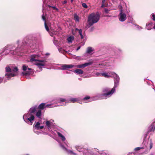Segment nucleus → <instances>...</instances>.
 Listing matches in <instances>:
<instances>
[{
  "instance_id": "nucleus-1",
  "label": "nucleus",
  "mask_w": 155,
  "mask_h": 155,
  "mask_svg": "<svg viewBox=\"0 0 155 155\" xmlns=\"http://www.w3.org/2000/svg\"><path fill=\"white\" fill-rule=\"evenodd\" d=\"M22 46L18 45L17 48H15L14 45H8L0 50L1 54L7 55L8 54L11 55L17 54L20 55L21 53L23 52V50L26 48L27 46H29L31 49H34L36 47V43L31 41L29 43L24 41L22 42Z\"/></svg>"
},
{
  "instance_id": "nucleus-2",
  "label": "nucleus",
  "mask_w": 155,
  "mask_h": 155,
  "mask_svg": "<svg viewBox=\"0 0 155 155\" xmlns=\"http://www.w3.org/2000/svg\"><path fill=\"white\" fill-rule=\"evenodd\" d=\"M37 109V106H34L29 109L27 113L24 115L23 119L25 123L30 125H32L35 118L34 113Z\"/></svg>"
},
{
  "instance_id": "nucleus-3",
  "label": "nucleus",
  "mask_w": 155,
  "mask_h": 155,
  "mask_svg": "<svg viewBox=\"0 0 155 155\" xmlns=\"http://www.w3.org/2000/svg\"><path fill=\"white\" fill-rule=\"evenodd\" d=\"M112 76L114 78V86L110 90V91L107 94H102L100 95L103 98L106 99L107 97V96L109 95H112L115 91V88L117 87L119 85L120 78L119 76L114 72L111 73Z\"/></svg>"
},
{
  "instance_id": "nucleus-4",
  "label": "nucleus",
  "mask_w": 155,
  "mask_h": 155,
  "mask_svg": "<svg viewBox=\"0 0 155 155\" xmlns=\"http://www.w3.org/2000/svg\"><path fill=\"white\" fill-rule=\"evenodd\" d=\"M18 71L17 67L14 68L11 64L8 65L5 68V76L8 80H9L11 78L17 75Z\"/></svg>"
},
{
  "instance_id": "nucleus-5",
  "label": "nucleus",
  "mask_w": 155,
  "mask_h": 155,
  "mask_svg": "<svg viewBox=\"0 0 155 155\" xmlns=\"http://www.w3.org/2000/svg\"><path fill=\"white\" fill-rule=\"evenodd\" d=\"M100 18V15L98 14L92 13L90 14L88 17V23L85 27L86 29H88L94 24L97 22L99 21Z\"/></svg>"
},
{
  "instance_id": "nucleus-6",
  "label": "nucleus",
  "mask_w": 155,
  "mask_h": 155,
  "mask_svg": "<svg viewBox=\"0 0 155 155\" xmlns=\"http://www.w3.org/2000/svg\"><path fill=\"white\" fill-rule=\"evenodd\" d=\"M42 18L45 21L44 24L45 28L46 31L49 32L50 36H52V35H56L57 32L52 27L51 23L50 22L46 23L45 17L43 15H42Z\"/></svg>"
},
{
  "instance_id": "nucleus-7",
  "label": "nucleus",
  "mask_w": 155,
  "mask_h": 155,
  "mask_svg": "<svg viewBox=\"0 0 155 155\" xmlns=\"http://www.w3.org/2000/svg\"><path fill=\"white\" fill-rule=\"evenodd\" d=\"M143 144V149H145L146 150V151L143 153L149 151L153 147L151 139H150L149 138L148 139H146V138H144Z\"/></svg>"
},
{
  "instance_id": "nucleus-8",
  "label": "nucleus",
  "mask_w": 155,
  "mask_h": 155,
  "mask_svg": "<svg viewBox=\"0 0 155 155\" xmlns=\"http://www.w3.org/2000/svg\"><path fill=\"white\" fill-rule=\"evenodd\" d=\"M120 9V13L119 16V19L120 21L123 22L126 19V15L124 13V10L123 9L121 6H119Z\"/></svg>"
},
{
  "instance_id": "nucleus-9",
  "label": "nucleus",
  "mask_w": 155,
  "mask_h": 155,
  "mask_svg": "<svg viewBox=\"0 0 155 155\" xmlns=\"http://www.w3.org/2000/svg\"><path fill=\"white\" fill-rule=\"evenodd\" d=\"M22 70L25 71L22 73L23 75H26L30 74H32V72H33V70L31 68H28V66L25 65H22Z\"/></svg>"
},
{
  "instance_id": "nucleus-10",
  "label": "nucleus",
  "mask_w": 155,
  "mask_h": 155,
  "mask_svg": "<svg viewBox=\"0 0 155 155\" xmlns=\"http://www.w3.org/2000/svg\"><path fill=\"white\" fill-rule=\"evenodd\" d=\"M46 62L47 61L45 60H38L35 63V65L38 66L41 70H42L43 67L46 66L47 65Z\"/></svg>"
},
{
  "instance_id": "nucleus-11",
  "label": "nucleus",
  "mask_w": 155,
  "mask_h": 155,
  "mask_svg": "<svg viewBox=\"0 0 155 155\" xmlns=\"http://www.w3.org/2000/svg\"><path fill=\"white\" fill-rule=\"evenodd\" d=\"M75 148L79 152H83L84 155H95L91 150H87L86 152L83 151V149L81 146H75Z\"/></svg>"
},
{
  "instance_id": "nucleus-12",
  "label": "nucleus",
  "mask_w": 155,
  "mask_h": 155,
  "mask_svg": "<svg viewBox=\"0 0 155 155\" xmlns=\"http://www.w3.org/2000/svg\"><path fill=\"white\" fill-rule=\"evenodd\" d=\"M40 55L38 54H33L31 55L30 56V61L31 62L36 61L37 62L38 60L39 57H40Z\"/></svg>"
},
{
  "instance_id": "nucleus-13",
  "label": "nucleus",
  "mask_w": 155,
  "mask_h": 155,
  "mask_svg": "<svg viewBox=\"0 0 155 155\" xmlns=\"http://www.w3.org/2000/svg\"><path fill=\"white\" fill-rule=\"evenodd\" d=\"M54 121V120H52L46 121L45 129L46 128H47L48 130H50L51 129V126L53 124Z\"/></svg>"
},
{
  "instance_id": "nucleus-14",
  "label": "nucleus",
  "mask_w": 155,
  "mask_h": 155,
  "mask_svg": "<svg viewBox=\"0 0 155 155\" xmlns=\"http://www.w3.org/2000/svg\"><path fill=\"white\" fill-rule=\"evenodd\" d=\"M36 106L37 105H36ZM51 106L52 105L51 104H47L46 105L45 103H42L39 104V105L37 107V108H38V109H41V110L46 107H52Z\"/></svg>"
},
{
  "instance_id": "nucleus-15",
  "label": "nucleus",
  "mask_w": 155,
  "mask_h": 155,
  "mask_svg": "<svg viewBox=\"0 0 155 155\" xmlns=\"http://www.w3.org/2000/svg\"><path fill=\"white\" fill-rule=\"evenodd\" d=\"M94 53V48L91 47H88L87 48L86 54L87 55H91Z\"/></svg>"
},
{
  "instance_id": "nucleus-16",
  "label": "nucleus",
  "mask_w": 155,
  "mask_h": 155,
  "mask_svg": "<svg viewBox=\"0 0 155 155\" xmlns=\"http://www.w3.org/2000/svg\"><path fill=\"white\" fill-rule=\"evenodd\" d=\"M60 147L65 150L68 153L72 155H77V154L74 152L72 150H68L61 143L60 144Z\"/></svg>"
},
{
  "instance_id": "nucleus-17",
  "label": "nucleus",
  "mask_w": 155,
  "mask_h": 155,
  "mask_svg": "<svg viewBox=\"0 0 155 155\" xmlns=\"http://www.w3.org/2000/svg\"><path fill=\"white\" fill-rule=\"evenodd\" d=\"M93 63L92 62H89L83 64H79L76 66V67L78 68H84L87 66L91 65Z\"/></svg>"
},
{
  "instance_id": "nucleus-18",
  "label": "nucleus",
  "mask_w": 155,
  "mask_h": 155,
  "mask_svg": "<svg viewBox=\"0 0 155 155\" xmlns=\"http://www.w3.org/2000/svg\"><path fill=\"white\" fill-rule=\"evenodd\" d=\"M155 130V119L153 120V122L150 124L148 128V131L153 132Z\"/></svg>"
},
{
  "instance_id": "nucleus-19",
  "label": "nucleus",
  "mask_w": 155,
  "mask_h": 155,
  "mask_svg": "<svg viewBox=\"0 0 155 155\" xmlns=\"http://www.w3.org/2000/svg\"><path fill=\"white\" fill-rule=\"evenodd\" d=\"M74 66V65L72 64H64L61 65V67L62 68L61 70H66L68 69L71 68Z\"/></svg>"
},
{
  "instance_id": "nucleus-20",
  "label": "nucleus",
  "mask_w": 155,
  "mask_h": 155,
  "mask_svg": "<svg viewBox=\"0 0 155 155\" xmlns=\"http://www.w3.org/2000/svg\"><path fill=\"white\" fill-rule=\"evenodd\" d=\"M34 113L38 118L39 119L41 118L42 113L41 110V109H38L37 110H36Z\"/></svg>"
},
{
  "instance_id": "nucleus-21",
  "label": "nucleus",
  "mask_w": 155,
  "mask_h": 155,
  "mask_svg": "<svg viewBox=\"0 0 155 155\" xmlns=\"http://www.w3.org/2000/svg\"><path fill=\"white\" fill-rule=\"evenodd\" d=\"M113 72H110L108 73L107 72H102V76L104 77L107 78H109L110 77H112V75L111 73Z\"/></svg>"
},
{
  "instance_id": "nucleus-22",
  "label": "nucleus",
  "mask_w": 155,
  "mask_h": 155,
  "mask_svg": "<svg viewBox=\"0 0 155 155\" xmlns=\"http://www.w3.org/2000/svg\"><path fill=\"white\" fill-rule=\"evenodd\" d=\"M109 89L108 88H107V87H106V88H104L103 90V91L104 92V93H105V92H106L107 93H105V94H107V93H108L109 92H110V91H109ZM104 94H98L97 95V97H98V98H101V99H104V98H102V97L101 96H100V95H101V94H104Z\"/></svg>"
},
{
  "instance_id": "nucleus-23",
  "label": "nucleus",
  "mask_w": 155,
  "mask_h": 155,
  "mask_svg": "<svg viewBox=\"0 0 155 155\" xmlns=\"http://www.w3.org/2000/svg\"><path fill=\"white\" fill-rule=\"evenodd\" d=\"M74 72L77 74H83V71L81 69H77L74 70Z\"/></svg>"
},
{
  "instance_id": "nucleus-24",
  "label": "nucleus",
  "mask_w": 155,
  "mask_h": 155,
  "mask_svg": "<svg viewBox=\"0 0 155 155\" xmlns=\"http://www.w3.org/2000/svg\"><path fill=\"white\" fill-rule=\"evenodd\" d=\"M57 134L58 136L60 137L61 139L63 141H64L66 139L64 136L61 133H60L59 132H57Z\"/></svg>"
},
{
  "instance_id": "nucleus-25",
  "label": "nucleus",
  "mask_w": 155,
  "mask_h": 155,
  "mask_svg": "<svg viewBox=\"0 0 155 155\" xmlns=\"http://www.w3.org/2000/svg\"><path fill=\"white\" fill-rule=\"evenodd\" d=\"M68 101L70 102L75 103L78 102L79 100L77 98H72L69 99Z\"/></svg>"
},
{
  "instance_id": "nucleus-26",
  "label": "nucleus",
  "mask_w": 155,
  "mask_h": 155,
  "mask_svg": "<svg viewBox=\"0 0 155 155\" xmlns=\"http://www.w3.org/2000/svg\"><path fill=\"white\" fill-rule=\"evenodd\" d=\"M40 125V123L39 122H37L35 125H33V129H36L37 130H39Z\"/></svg>"
},
{
  "instance_id": "nucleus-27",
  "label": "nucleus",
  "mask_w": 155,
  "mask_h": 155,
  "mask_svg": "<svg viewBox=\"0 0 155 155\" xmlns=\"http://www.w3.org/2000/svg\"><path fill=\"white\" fill-rule=\"evenodd\" d=\"M96 97H97V96L94 97L93 98L94 99H90V97L89 96H87L85 97L84 98L83 100L85 101V100H88L89 99H90V100H91V101H91L92 100H97V98H96Z\"/></svg>"
},
{
  "instance_id": "nucleus-28",
  "label": "nucleus",
  "mask_w": 155,
  "mask_h": 155,
  "mask_svg": "<svg viewBox=\"0 0 155 155\" xmlns=\"http://www.w3.org/2000/svg\"><path fill=\"white\" fill-rule=\"evenodd\" d=\"M74 39V37L73 36H70L67 38V40L68 42L71 43Z\"/></svg>"
},
{
  "instance_id": "nucleus-29",
  "label": "nucleus",
  "mask_w": 155,
  "mask_h": 155,
  "mask_svg": "<svg viewBox=\"0 0 155 155\" xmlns=\"http://www.w3.org/2000/svg\"><path fill=\"white\" fill-rule=\"evenodd\" d=\"M152 25V23H147L146 24V27H147V28L148 30H150L151 29V26Z\"/></svg>"
},
{
  "instance_id": "nucleus-30",
  "label": "nucleus",
  "mask_w": 155,
  "mask_h": 155,
  "mask_svg": "<svg viewBox=\"0 0 155 155\" xmlns=\"http://www.w3.org/2000/svg\"><path fill=\"white\" fill-rule=\"evenodd\" d=\"M74 19L76 21V22L79 21V18L78 16L76 14H75L74 15Z\"/></svg>"
},
{
  "instance_id": "nucleus-31",
  "label": "nucleus",
  "mask_w": 155,
  "mask_h": 155,
  "mask_svg": "<svg viewBox=\"0 0 155 155\" xmlns=\"http://www.w3.org/2000/svg\"><path fill=\"white\" fill-rule=\"evenodd\" d=\"M57 102L56 103H61L65 101V99H64L60 98L57 99Z\"/></svg>"
},
{
  "instance_id": "nucleus-32",
  "label": "nucleus",
  "mask_w": 155,
  "mask_h": 155,
  "mask_svg": "<svg viewBox=\"0 0 155 155\" xmlns=\"http://www.w3.org/2000/svg\"><path fill=\"white\" fill-rule=\"evenodd\" d=\"M36 129H33V131L37 135H39L42 134L41 131H38Z\"/></svg>"
},
{
  "instance_id": "nucleus-33",
  "label": "nucleus",
  "mask_w": 155,
  "mask_h": 155,
  "mask_svg": "<svg viewBox=\"0 0 155 155\" xmlns=\"http://www.w3.org/2000/svg\"><path fill=\"white\" fill-rule=\"evenodd\" d=\"M106 0H102L101 7L103 8L104 7H106L107 5L105 4Z\"/></svg>"
},
{
  "instance_id": "nucleus-34",
  "label": "nucleus",
  "mask_w": 155,
  "mask_h": 155,
  "mask_svg": "<svg viewBox=\"0 0 155 155\" xmlns=\"http://www.w3.org/2000/svg\"><path fill=\"white\" fill-rule=\"evenodd\" d=\"M78 33L80 35L81 38V39H83L84 38V36L83 35L82 33V30L81 29H80L79 30V31H78Z\"/></svg>"
},
{
  "instance_id": "nucleus-35",
  "label": "nucleus",
  "mask_w": 155,
  "mask_h": 155,
  "mask_svg": "<svg viewBox=\"0 0 155 155\" xmlns=\"http://www.w3.org/2000/svg\"><path fill=\"white\" fill-rule=\"evenodd\" d=\"M102 72H99L95 73V75L97 77L102 76Z\"/></svg>"
},
{
  "instance_id": "nucleus-36",
  "label": "nucleus",
  "mask_w": 155,
  "mask_h": 155,
  "mask_svg": "<svg viewBox=\"0 0 155 155\" xmlns=\"http://www.w3.org/2000/svg\"><path fill=\"white\" fill-rule=\"evenodd\" d=\"M104 10L105 13L106 14H108L109 13V12L110 11V10L107 8H104Z\"/></svg>"
},
{
  "instance_id": "nucleus-37",
  "label": "nucleus",
  "mask_w": 155,
  "mask_h": 155,
  "mask_svg": "<svg viewBox=\"0 0 155 155\" xmlns=\"http://www.w3.org/2000/svg\"><path fill=\"white\" fill-rule=\"evenodd\" d=\"M58 50L59 52L61 53H63L64 51V50L62 48H58Z\"/></svg>"
},
{
  "instance_id": "nucleus-38",
  "label": "nucleus",
  "mask_w": 155,
  "mask_h": 155,
  "mask_svg": "<svg viewBox=\"0 0 155 155\" xmlns=\"http://www.w3.org/2000/svg\"><path fill=\"white\" fill-rule=\"evenodd\" d=\"M82 6L84 8H87L88 7L87 5H86V4L85 3H83L81 4Z\"/></svg>"
},
{
  "instance_id": "nucleus-39",
  "label": "nucleus",
  "mask_w": 155,
  "mask_h": 155,
  "mask_svg": "<svg viewBox=\"0 0 155 155\" xmlns=\"http://www.w3.org/2000/svg\"><path fill=\"white\" fill-rule=\"evenodd\" d=\"M143 148V147H137L135 148L134 149V150L135 151L138 150H139L140 149H142Z\"/></svg>"
},
{
  "instance_id": "nucleus-40",
  "label": "nucleus",
  "mask_w": 155,
  "mask_h": 155,
  "mask_svg": "<svg viewBox=\"0 0 155 155\" xmlns=\"http://www.w3.org/2000/svg\"><path fill=\"white\" fill-rule=\"evenodd\" d=\"M99 153L101 155H105L106 153H105L104 152V151H98Z\"/></svg>"
},
{
  "instance_id": "nucleus-41",
  "label": "nucleus",
  "mask_w": 155,
  "mask_h": 155,
  "mask_svg": "<svg viewBox=\"0 0 155 155\" xmlns=\"http://www.w3.org/2000/svg\"><path fill=\"white\" fill-rule=\"evenodd\" d=\"M151 16H152V19L154 21H155V15L154 14H151Z\"/></svg>"
},
{
  "instance_id": "nucleus-42",
  "label": "nucleus",
  "mask_w": 155,
  "mask_h": 155,
  "mask_svg": "<svg viewBox=\"0 0 155 155\" xmlns=\"http://www.w3.org/2000/svg\"><path fill=\"white\" fill-rule=\"evenodd\" d=\"M136 26L137 27V28L139 30L142 28L141 26H140L138 25H136Z\"/></svg>"
},
{
  "instance_id": "nucleus-43",
  "label": "nucleus",
  "mask_w": 155,
  "mask_h": 155,
  "mask_svg": "<svg viewBox=\"0 0 155 155\" xmlns=\"http://www.w3.org/2000/svg\"><path fill=\"white\" fill-rule=\"evenodd\" d=\"M48 7H52V8H53L54 10H55V9L56 8V7H55V6H51L50 5H48Z\"/></svg>"
},
{
  "instance_id": "nucleus-44",
  "label": "nucleus",
  "mask_w": 155,
  "mask_h": 155,
  "mask_svg": "<svg viewBox=\"0 0 155 155\" xmlns=\"http://www.w3.org/2000/svg\"><path fill=\"white\" fill-rule=\"evenodd\" d=\"M67 3V1L66 0H65L64 2H62V3L63 4H65Z\"/></svg>"
},
{
  "instance_id": "nucleus-45",
  "label": "nucleus",
  "mask_w": 155,
  "mask_h": 155,
  "mask_svg": "<svg viewBox=\"0 0 155 155\" xmlns=\"http://www.w3.org/2000/svg\"><path fill=\"white\" fill-rule=\"evenodd\" d=\"M3 81V78L0 77V84Z\"/></svg>"
},
{
  "instance_id": "nucleus-46",
  "label": "nucleus",
  "mask_w": 155,
  "mask_h": 155,
  "mask_svg": "<svg viewBox=\"0 0 155 155\" xmlns=\"http://www.w3.org/2000/svg\"><path fill=\"white\" fill-rule=\"evenodd\" d=\"M55 38L54 37V40L53 41V43H54V44H56V43L57 41L55 40Z\"/></svg>"
},
{
  "instance_id": "nucleus-47",
  "label": "nucleus",
  "mask_w": 155,
  "mask_h": 155,
  "mask_svg": "<svg viewBox=\"0 0 155 155\" xmlns=\"http://www.w3.org/2000/svg\"><path fill=\"white\" fill-rule=\"evenodd\" d=\"M44 126H40V127H39V130L42 129L43 128H44Z\"/></svg>"
},
{
  "instance_id": "nucleus-48",
  "label": "nucleus",
  "mask_w": 155,
  "mask_h": 155,
  "mask_svg": "<svg viewBox=\"0 0 155 155\" xmlns=\"http://www.w3.org/2000/svg\"><path fill=\"white\" fill-rule=\"evenodd\" d=\"M104 16L106 17H111V15H104Z\"/></svg>"
},
{
  "instance_id": "nucleus-49",
  "label": "nucleus",
  "mask_w": 155,
  "mask_h": 155,
  "mask_svg": "<svg viewBox=\"0 0 155 155\" xmlns=\"http://www.w3.org/2000/svg\"><path fill=\"white\" fill-rule=\"evenodd\" d=\"M81 48V46H79L78 47V48L76 49V51H78V50Z\"/></svg>"
},
{
  "instance_id": "nucleus-50",
  "label": "nucleus",
  "mask_w": 155,
  "mask_h": 155,
  "mask_svg": "<svg viewBox=\"0 0 155 155\" xmlns=\"http://www.w3.org/2000/svg\"><path fill=\"white\" fill-rule=\"evenodd\" d=\"M55 10H56L57 12H58V11H59V10H58V8H56L55 9Z\"/></svg>"
},
{
  "instance_id": "nucleus-51",
  "label": "nucleus",
  "mask_w": 155,
  "mask_h": 155,
  "mask_svg": "<svg viewBox=\"0 0 155 155\" xmlns=\"http://www.w3.org/2000/svg\"><path fill=\"white\" fill-rule=\"evenodd\" d=\"M75 31H79V30L77 28H75Z\"/></svg>"
},
{
  "instance_id": "nucleus-52",
  "label": "nucleus",
  "mask_w": 155,
  "mask_h": 155,
  "mask_svg": "<svg viewBox=\"0 0 155 155\" xmlns=\"http://www.w3.org/2000/svg\"><path fill=\"white\" fill-rule=\"evenodd\" d=\"M78 79H79V80H80V81H81V79H81V78H78Z\"/></svg>"
},
{
  "instance_id": "nucleus-53",
  "label": "nucleus",
  "mask_w": 155,
  "mask_h": 155,
  "mask_svg": "<svg viewBox=\"0 0 155 155\" xmlns=\"http://www.w3.org/2000/svg\"><path fill=\"white\" fill-rule=\"evenodd\" d=\"M66 73L67 74H69V72H68V71H67L66 72Z\"/></svg>"
},
{
  "instance_id": "nucleus-54",
  "label": "nucleus",
  "mask_w": 155,
  "mask_h": 155,
  "mask_svg": "<svg viewBox=\"0 0 155 155\" xmlns=\"http://www.w3.org/2000/svg\"><path fill=\"white\" fill-rule=\"evenodd\" d=\"M19 41H17V43H18V44L19 43Z\"/></svg>"
},
{
  "instance_id": "nucleus-55",
  "label": "nucleus",
  "mask_w": 155,
  "mask_h": 155,
  "mask_svg": "<svg viewBox=\"0 0 155 155\" xmlns=\"http://www.w3.org/2000/svg\"><path fill=\"white\" fill-rule=\"evenodd\" d=\"M150 155H153V153H151Z\"/></svg>"
},
{
  "instance_id": "nucleus-56",
  "label": "nucleus",
  "mask_w": 155,
  "mask_h": 155,
  "mask_svg": "<svg viewBox=\"0 0 155 155\" xmlns=\"http://www.w3.org/2000/svg\"><path fill=\"white\" fill-rule=\"evenodd\" d=\"M71 0V2H72L73 1V0Z\"/></svg>"
},
{
  "instance_id": "nucleus-57",
  "label": "nucleus",
  "mask_w": 155,
  "mask_h": 155,
  "mask_svg": "<svg viewBox=\"0 0 155 155\" xmlns=\"http://www.w3.org/2000/svg\"><path fill=\"white\" fill-rule=\"evenodd\" d=\"M153 28L155 29V26L153 27Z\"/></svg>"
},
{
  "instance_id": "nucleus-58",
  "label": "nucleus",
  "mask_w": 155,
  "mask_h": 155,
  "mask_svg": "<svg viewBox=\"0 0 155 155\" xmlns=\"http://www.w3.org/2000/svg\"><path fill=\"white\" fill-rule=\"evenodd\" d=\"M117 50H119V51H120L119 50V49H117Z\"/></svg>"
},
{
  "instance_id": "nucleus-59",
  "label": "nucleus",
  "mask_w": 155,
  "mask_h": 155,
  "mask_svg": "<svg viewBox=\"0 0 155 155\" xmlns=\"http://www.w3.org/2000/svg\"><path fill=\"white\" fill-rule=\"evenodd\" d=\"M26 155H28V154H26Z\"/></svg>"
},
{
  "instance_id": "nucleus-60",
  "label": "nucleus",
  "mask_w": 155,
  "mask_h": 155,
  "mask_svg": "<svg viewBox=\"0 0 155 155\" xmlns=\"http://www.w3.org/2000/svg\"><path fill=\"white\" fill-rule=\"evenodd\" d=\"M128 155H130V154H128Z\"/></svg>"
}]
</instances>
